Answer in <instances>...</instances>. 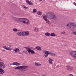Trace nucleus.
I'll return each mask as SVG.
<instances>
[{
  "label": "nucleus",
  "instance_id": "obj_38",
  "mask_svg": "<svg viewBox=\"0 0 76 76\" xmlns=\"http://www.w3.org/2000/svg\"><path fill=\"white\" fill-rule=\"evenodd\" d=\"M42 76H46V75L45 74H44L42 75Z\"/></svg>",
  "mask_w": 76,
  "mask_h": 76
},
{
  "label": "nucleus",
  "instance_id": "obj_25",
  "mask_svg": "<svg viewBox=\"0 0 76 76\" xmlns=\"http://www.w3.org/2000/svg\"><path fill=\"white\" fill-rule=\"evenodd\" d=\"M46 22L47 23L49 24V25H50L51 24V23H50V21L48 20H47V21H46Z\"/></svg>",
  "mask_w": 76,
  "mask_h": 76
},
{
  "label": "nucleus",
  "instance_id": "obj_15",
  "mask_svg": "<svg viewBox=\"0 0 76 76\" xmlns=\"http://www.w3.org/2000/svg\"><path fill=\"white\" fill-rule=\"evenodd\" d=\"M48 61L50 64H52L53 63V60L51 58H49L48 60Z\"/></svg>",
  "mask_w": 76,
  "mask_h": 76
},
{
  "label": "nucleus",
  "instance_id": "obj_12",
  "mask_svg": "<svg viewBox=\"0 0 76 76\" xmlns=\"http://www.w3.org/2000/svg\"><path fill=\"white\" fill-rule=\"evenodd\" d=\"M27 51L28 53H31V54H34L35 53V51L34 50H32L31 49L27 50Z\"/></svg>",
  "mask_w": 76,
  "mask_h": 76
},
{
  "label": "nucleus",
  "instance_id": "obj_35",
  "mask_svg": "<svg viewBox=\"0 0 76 76\" xmlns=\"http://www.w3.org/2000/svg\"><path fill=\"white\" fill-rule=\"evenodd\" d=\"M24 9H28V7H24Z\"/></svg>",
  "mask_w": 76,
  "mask_h": 76
},
{
  "label": "nucleus",
  "instance_id": "obj_28",
  "mask_svg": "<svg viewBox=\"0 0 76 76\" xmlns=\"http://www.w3.org/2000/svg\"><path fill=\"white\" fill-rule=\"evenodd\" d=\"M12 31H14V32H17L18 31V30L16 28H13L12 29Z\"/></svg>",
  "mask_w": 76,
  "mask_h": 76
},
{
  "label": "nucleus",
  "instance_id": "obj_43",
  "mask_svg": "<svg viewBox=\"0 0 76 76\" xmlns=\"http://www.w3.org/2000/svg\"><path fill=\"white\" fill-rule=\"evenodd\" d=\"M64 0V1H65V0Z\"/></svg>",
  "mask_w": 76,
  "mask_h": 76
},
{
  "label": "nucleus",
  "instance_id": "obj_11",
  "mask_svg": "<svg viewBox=\"0 0 76 76\" xmlns=\"http://www.w3.org/2000/svg\"><path fill=\"white\" fill-rule=\"evenodd\" d=\"M26 1L27 4H28L30 6H33V3L31 1L28 0H26Z\"/></svg>",
  "mask_w": 76,
  "mask_h": 76
},
{
  "label": "nucleus",
  "instance_id": "obj_29",
  "mask_svg": "<svg viewBox=\"0 0 76 76\" xmlns=\"http://www.w3.org/2000/svg\"><path fill=\"white\" fill-rule=\"evenodd\" d=\"M37 14H38V15H41L42 14V12L40 11H39L37 12Z\"/></svg>",
  "mask_w": 76,
  "mask_h": 76
},
{
  "label": "nucleus",
  "instance_id": "obj_33",
  "mask_svg": "<svg viewBox=\"0 0 76 76\" xmlns=\"http://www.w3.org/2000/svg\"><path fill=\"white\" fill-rule=\"evenodd\" d=\"M73 34L74 35H76V31L74 32L73 33Z\"/></svg>",
  "mask_w": 76,
  "mask_h": 76
},
{
  "label": "nucleus",
  "instance_id": "obj_6",
  "mask_svg": "<svg viewBox=\"0 0 76 76\" xmlns=\"http://www.w3.org/2000/svg\"><path fill=\"white\" fill-rule=\"evenodd\" d=\"M70 26H71L72 28V30L73 29H75V28H76V24L73 23H70Z\"/></svg>",
  "mask_w": 76,
  "mask_h": 76
},
{
  "label": "nucleus",
  "instance_id": "obj_22",
  "mask_svg": "<svg viewBox=\"0 0 76 76\" xmlns=\"http://www.w3.org/2000/svg\"><path fill=\"white\" fill-rule=\"evenodd\" d=\"M36 48L37 49V50H38L39 51H40V50H41V48L39 46L37 47Z\"/></svg>",
  "mask_w": 76,
  "mask_h": 76
},
{
  "label": "nucleus",
  "instance_id": "obj_36",
  "mask_svg": "<svg viewBox=\"0 0 76 76\" xmlns=\"http://www.w3.org/2000/svg\"><path fill=\"white\" fill-rule=\"evenodd\" d=\"M2 16H4V15H5V14L4 13H2Z\"/></svg>",
  "mask_w": 76,
  "mask_h": 76
},
{
  "label": "nucleus",
  "instance_id": "obj_1",
  "mask_svg": "<svg viewBox=\"0 0 76 76\" xmlns=\"http://www.w3.org/2000/svg\"><path fill=\"white\" fill-rule=\"evenodd\" d=\"M47 16L49 19H54V20L57 19V17L54 15V14L51 12H48L47 14Z\"/></svg>",
  "mask_w": 76,
  "mask_h": 76
},
{
  "label": "nucleus",
  "instance_id": "obj_13",
  "mask_svg": "<svg viewBox=\"0 0 76 76\" xmlns=\"http://www.w3.org/2000/svg\"><path fill=\"white\" fill-rule=\"evenodd\" d=\"M3 48H4V49H5V50H8L9 51H11L12 50V48H8L6 47V46H2Z\"/></svg>",
  "mask_w": 76,
  "mask_h": 76
},
{
  "label": "nucleus",
  "instance_id": "obj_21",
  "mask_svg": "<svg viewBox=\"0 0 76 76\" xmlns=\"http://www.w3.org/2000/svg\"><path fill=\"white\" fill-rule=\"evenodd\" d=\"M14 51L15 53H18V52H19V49L18 48H16L15 49H14Z\"/></svg>",
  "mask_w": 76,
  "mask_h": 76
},
{
  "label": "nucleus",
  "instance_id": "obj_10",
  "mask_svg": "<svg viewBox=\"0 0 76 76\" xmlns=\"http://www.w3.org/2000/svg\"><path fill=\"white\" fill-rule=\"evenodd\" d=\"M16 34L19 35V36H25V34L23 32H19L18 33H16Z\"/></svg>",
  "mask_w": 76,
  "mask_h": 76
},
{
  "label": "nucleus",
  "instance_id": "obj_41",
  "mask_svg": "<svg viewBox=\"0 0 76 76\" xmlns=\"http://www.w3.org/2000/svg\"><path fill=\"white\" fill-rule=\"evenodd\" d=\"M26 70H27V69H26V70H24V71H26Z\"/></svg>",
  "mask_w": 76,
  "mask_h": 76
},
{
  "label": "nucleus",
  "instance_id": "obj_9",
  "mask_svg": "<svg viewBox=\"0 0 76 76\" xmlns=\"http://www.w3.org/2000/svg\"><path fill=\"white\" fill-rule=\"evenodd\" d=\"M0 67L1 69H5V67H6L5 64L3 63L0 62Z\"/></svg>",
  "mask_w": 76,
  "mask_h": 76
},
{
  "label": "nucleus",
  "instance_id": "obj_42",
  "mask_svg": "<svg viewBox=\"0 0 76 76\" xmlns=\"http://www.w3.org/2000/svg\"><path fill=\"white\" fill-rule=\"evenodd\" d=\"M39 1H42V0H39Z\"/></svg>",
  "mask_w": 76,
  "mask_h": 76
},
{
  "label": "nucleus",
  "instance_id": "obj_14",
  "mask_svg": "<svg viewBox=\"0 0 76 76\" xmlns=\"http://www.w3.org/2000/svg\"><path fill=\"white\" fill-rule=\"evenodd\" d=\"M24 33L25 34L24 36H28L29 35V32L28 31H26Z\"/></svg>",
  "mask_w": 76,
  "mask_h": 76
},
{
  "label": "nucleus",
  "instance_id": "obj_2",
  "mask_svg": "<svg viewBox=\"0 0 76 76\" xmlns=\"http://www.w3.org/2000/svg\"><path fill=\"white\" fill-rule=\"evenodd\" d=\"M43 53L45 54V57H48V55L52 56H56V53H53V52L45 50H43L42 51Z\"/></svg>",
  "mask_w": 76,
  "mask_h": 76
},
{
  "label": "nucleus",
  "instance_id": "obj_24",
  "mask_svg": "<svg viewBox=\"0 0 76 76\" xmlns=\"http://www.w3.org/2000/svg\"><path fill=\"white\" fill-rule=\"evenodd\" d=\"M45 36L49 37L50 35V34L49 32H46L45 34Z\"/></svg>",
  "mask_w": 76,
  "mask_h": 76
},
{
  "label": "nucleus",
  "instance_id": "obj_20",
  "mask_svg": "<svg viewBox=\"0 0 76 76\" xmlns=\"http://www.w3.org/2000/svg\"><path fill=\"white\" fill-rule=\"evenodd\" d=\"M43 19L45 21H47V20H48V19H47V17L45 15H43Z\"/></svg>",
  "mask_w": 76,
  "mask_h": 76
},
{
  "label": "nucleus",
  "instance_id": "obj_34",
  "mask_svg": "<svg viewBox=\"0 0 76 76\" xmlns=\"http://www.w3.org/2000/svg\"><path fill=\"white\" fill-rule=\"evenodd\" d=\"M69 76H73V75H72V74H69Z\"/></svg>",
  "mask_w": 76,
  "mask_h": 76
},
{
  "label": "nucleus",
  "instance_id": "obj_8",
  "mask_svg": "<svg viewBox=\"0 0 76 76\" xmlns=\"http://www.w3.org/2000/svg\"><path fill=\"white\" fill-rule=\"evenodd\" d=\"M65 27L66 29H69V30H72V26H70V25H69V23L67 24L65 26Z\"/></svg>",
  "mask_w": 76,
  "mask_h": 76
},
{
  "label": "nucleus",
  "instance_id": "obj_23",
  "mask_svg": "<svg viewBox=\"0 0 76 76\" xmlns=\"http://www.w3.org/2000/svg\"><path fill=\"white\" fill-rule=\"evenodd\" d=\"M50 35L51 36V37H56V34H55L54 33H51L50 34Z\"/></svg>",
  "mask_w": 76,
  "mask_h": 76
},
{
  "label": "nucleus",
  "instance_id": "obj_44",
  "mask_svg": "<svg viewBox=\"0 0 76 76\" xmlns=\"http://www.w3.org/2000/svg\"><path fill=\"white\" fill-rule=\"evenodd\" d=\"M23 52H25V51H23Z\"/></svg>",
  "mask_w": 76,
  "mask_h": 76
},
{
  "label": "nucleus",
  "instance_id": "obj_26",
  "mask_svg": "<svg viewBox=\"0 0 76 76\" xmlns=\"http://www.w3.org/2000/svg\"><path fill=\"white\" fill-rule=\"evenodd\" d=\"M24 48L26 50H29V49H31L29 46L24 47Z\"/></svg>",
  "mask_w": 76,
  "mask_h": 76
},
{
  "label": "nucleus",
  "instance_id": "obj_30",
  "mask_svg": "<svg viewBox=\"0 0 76 76\" xmlns=\"http://www.w3.org/2000/svg\"><path fill=\"white\" fill-rule=\"evenodd\" d=\"M13 19L15 20H17L19 18H18L15 17H14Z\"/></svg>",
  "mask_w": 76,
  "mask_h": 76
},
{
  "label": "nucleus",
  "instance_id": "obj_18",
  "mask_svg": "<svg viewBox=\"0 0 76 76\" xmlns=\"http://www.w3.org/2000/svg\"><path fill=\"white\" fill-rule=\"evenodd\" d=\"M12 65H15V66H20V64L18 62H14L12 64Z\"/></svg>",
  "mask_w": 76,
  "mask_h": 76
},
{
  "label": "nucleus",
  "instance_id": "obj_40",
  "mask_svg": "<svg viewBox=\"0 0 76 76\" xmlns=\"http://www.w3.org/2000/svg\"><path fill=\"white\" fill-rule=\"evenodd\" d=\"M12 47V46H11V45H10V46H9L10 48V47Z\"/></svg>",
  "mask_w": 76,
  "mask_h": 76
},
{
  "label": "nucleus",
  "instance_id": "obj_4",
  "mask_svg": "<svg viewBox=\"0 0 76 76\" xmlns=\"http://www.w3.org/2000/svg\"><path fill=\"white\" fill-rule=\"evenodd\" d=\"M70 54L71 56L73 57L74 59L76 60V51L74 50L71 51Z\"/></svg>",
  "mask_w": 76,
  "mask_h": 76
},
{
  "label": "nucleus",
  "instance_id": "obj_39",
  "mask_svg": "<svg viewBox=\"0 0 76 76\" xmlns=\"http://www.w3.org/2000/svg\"><path fill=\"white\" fill-rule=\"evenodd\" d=\"M1 9V6H0V10Z\"/></svg>",
  "mask_w": 76,
  "mask_h": 76
},
{
  "label": "nucleus",
  "instance_id": "obj_7",
  "mask_svg": "<svg viewBox=\"0 0 76 76\" xmlns=\"http://www.w3.org/2000/svg\"><path fill=\"white\" fill-rule=\"evenodd\" d=\"M66 69L68 71H71L73 69V67L69 65H67L66 66Z\"/></svg>",
  "mask_w": 76,
  "mask_h": 76
},
{
  "label": "nucleus",
  "instance_id": "obj_5",
  "mask_svg": "<svg viewBox=\"0 0 76 76\" xmlns=\"http://www.w3.org/2000/svg\"><path fill=\"white\" fill-rule=\"evenodd\" d=\"M23 22V23H25V24L27 25L28 24V23H29V20L27 18H24Z\"/></svg>",
  "mask_w": 76,
  "mask_h": 76
},
{
  "label": "nucleus",
  "instance_id": "obj_3",
  "mask_svg": "<svg viewBox=\"0 0 76 76\" xmlns=\"http://www.w3.org/2000/svg\"><path fill=\"white\" fill-rule=\"evenodd\" d=\"M28 66L25 65L22 66H18L15 68V69H19V70H22V71H23V70L28 69Z\"/></svg>",
  "mask_w": 76,
  "mask_h": 76
},
{
  "label": "nucleus",
  "instance_id": "obj_31",
  "mask_svg": "<svg viewBox=\"0 0 76 76\" xmlns=\"http://www.w3.org/2000/svg\"><path fill=\"white\" fill-rule=\"evenodd\" d=\"M33 13H36L37 12V9H34L33 10Z\"/></svg>",
  "mask_w": 76,
  "mask_h": 76
},
{
  "label": "nucleus",
  "instance_id": "obj_17",
  "mask_svg": "<svg viewBox=\"0 0 76 76\" xmlns=\"http://www.w3.org/2000/svg\"><path fill=\"white\" fill-rule=\"evenodd\" d=\"M4 73V70L0 68V74Z\"/></svg>",
  "mask_w": 76,
  "mask_h": 76
},
{
  "label": "nucleus",
  "instance_id": "obj_32",
  "mask_svg": "<svg viewBox=\"0 0 76 76\" xmlns=\"http://www.w3.org/2000/svg\"><path fill=\"white\" fill-rule=\"evenodd\" d=\"M66 33V31H63L61 32V34L62 35H64Z\"/></svg>",
  "mask_w": 76,
  "mask_h": 76
},
{
  "label": "nucleus",
  "instance_id": "obj_27",
  "mask_svg": "<svg viewBox=\"0 0 76 76\" xmlns=\"http://www.w3.org/2000/svg\"><path fill=\"white\" fill-rule=\"evenodd\" d=\"M34 31H36L37 32H38V28L37 27H35L34 28Z\"/></svg>",
  "mask_w": 76,
  "mask_h": 76
},
{
  "label": "nucleus",
  "instance_id": "obj_16",
  "mask_svg": "<svg viewBox=\"0 0 76 76\" xmlns=\"http://www.w3.org/2000/svg\"><path fill=\"white\" fill-rule=\"evenodd\" d=\"M19 22H22L23 23V20H24V18H19L18 19Z\"/></svg>",
  "mask_w": 76,
  "mask_h": 76
},
{
  "label": "nucleus",
  "instance_id": "obj_19",
  "mask_svg": "<svg viewBox=\"0 0 76 76\" xmlns=\"http://www.w3.org/2000/svg\"><path fill=\"white\" fill-rule=\"evenodd\" d=\"M35 65L36 66H38L39 67H41V64H38L36 62H35Z\"/></svg>",
  "mask_w": 76,
  "mask_h": 76
},
{
  "label": "nucleus",
  "instance_id": "obj_37",
  "mask_svg": "<svg viewBox=\"0 0 76 76\" xmlns=\"http://www.w3.org/2000/svg\"><path fill=\"white\" fill-rule=\"evenodd\" d=\"M64 45L65 46H66V47H67V45L66 44H64Z\"/></svg>",
  "mask_w": 76,
  "mask_h": 76
}]
</instances>
